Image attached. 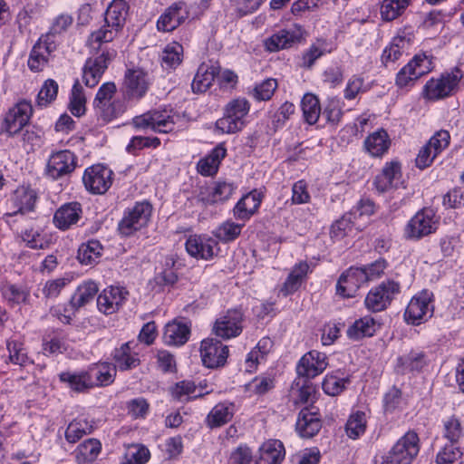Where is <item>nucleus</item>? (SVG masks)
<instances>
[{
    "instance_id": "nucleus-39",
    "label": "nucleus",
    "mask_w": 464,
    "mask_h": 464,
    "mask_svg": "<svg viewBox=\"0 0 464 464\" xmlns=\"http://www.w3.org/2000/svg\"><path fill=\"white\" fill-rule=\"evenodd\" d=\"M308 271L309 265L306 262L296 264L280 288V293L284 296H287L297 291Z\"/></svg>"
},
{
    "instance_id": "nucleus-6",
    "label": "nucleus",
    "mask_w": 464,
    "mask_h": 464,
    "mask_svg": "<svg viewBox=\"0 0 464 464\" xmlns=\"http://www.w3.org/2000/svg\"><path fill=\"white\" fill-rule=\"evenodd\" d=\"M431 70V58L425 53H417L398 72L395 83L400 88L412 85L419 78Z\"/></svg>"
},
{
    "instance_id": "nucleus-17",
    "label": "nucleus",
    "mask_w": 464,
    "mask_h": 464,
    "mask_svg": "<svg viewBox=\"0 0 464 464\" xmlns=\"http://www.w3.org/2000/svg\"><path fill=\"white\" fill-rule=\"evenodd\" d=\"M200 354L206 367L218 368L225 365L228 356V347L218 340L206 339L201 342Z\"/></svg>"
},
{
    "instance_id": "nucleus-40",
    "label": "nucleus",
    "mask_w": 464,
    "mask_h": 464,
    "mask_svg": "<svg viewBox=\"0 0 464 464\" xmlns=\"http://www.w3.org/2000/svg\"><path fill=\"white\" fill-rule=\"evenodd\" d=\"M98 286L93 281L80 285L70 299V306L73 311L79 310L92 302L98 293Z\"/></svg>"
},
{
    "instance_id": "nucleus-31",
    "label": "nucleus",
    "mask_w": 464,
    "mask_h": 464,
    "mask_svg": "<svg viewBox=\"0 0 464 464\" xmlns=\"http://www.w3.org/2000/svg\"><path fill=\"white\" fill-rule=\"evenodd\" d=\"M285 458L284 445L280 440H270L259 448V456L255 464H280Z\"/></svg>"
},
{
    "instance_id": "nucleus-54",
    "label": "nucleus",
    "mask_w": 464,
    "mask_h": 464,
    "mask_svg": "<svg viewBox=\"0 0 464 464\" xmlns=\"http://www.w3.org/2000/svg\"><path fill=\"white\" fill-rule=\"evenodd\" d=\"M175 260L172 257H167L165 267L155 277V283L160 286H172L178 281V275L174 269Z\"/></svg>"
},
{
    "instance_id": "nucleus-64",
    "label": "nucleus",
    "mask_w": 464,
    "mask_h": 464,
    "mask_svg": "<svg viewBox=\"0 0 464 464\" xmlns=\"http://www.w3.org/2000/svg\"><path fill=\"white\" fill-rule=\"evenodd\" d=\"M7 349L9 351V359L13 363L20 366H26L27 364L33 363L27 356V353L24 352L22 343L14 341L8 342Z\"/></svg>"
},
{
    "instance_id": "nucleus-48",
    "label": "nucleus",
    "mask_w": 464,
    "mask_h": 464,
    "mask_svg": "<svg viewBox=\"0 0 464 464\" xmlns=\"http://www.w3.org/2000/svg\"><path fill=\"white\" fill-rule=\"evenodd\" d=\"M2 295L12 306L27 304L30 298V291L27 287L14 284L5 285L2 287Z\"/></svg>"
},
{
    "instance_id": "nucleus-38",
    "label": "nucleus",
    "mask_w": 464,
    "mask_h": 464,
    "mask_svg": "<svg viewBox=\"0 0 464 464\" xmlns=\"http://www.w3.org/2000/svg\"><path fill=\"white\" fill-rule=\"evenodd\" d=\"M37 193L30 187H19L15 189L12 201L17 210L14 213L25 214L34 210Z\"/></svg>"
},
{
    "instance_id": "nucleus-55",
    "label": "nucleus",
    "mask_w": 464,
    "mask_h": 464,
    "mask_svg": "<svg viewBox=\"0 0 464 464\" xmlns=\"http://www.w3.org/2000/svg\"><path fill=\"white\" fill-rule=\"evenodd\" d=\"M86 98L83 93V89L76 81L72 86L70 97V111L72 115L80 117L85 112Z\"/></svg>"
},
{
    "instance_id": "nucleus-22",
    "label": "nucleus",
    "mask_w": 464,
    "mask_h": 464,
    "mask_svg": "<svg viewBox=\"0 0 464 464\" xmlns=\"http://www.w3.org/2000/svg\"><path fill=\"white\" fill-rule=\"evenodd\" d=\"M150 81L149 74L142 69H128L124 76V86L129 98L140 99L149 90Z\"/></svg>"
},
{
    "instance_id": "nucleus-50",
    "label": "nucleus",
    "mask_w": 464,
    "mask_h": 464,
    "mask_svg": "<svg viewBox=\"0 0 464 464\" xmlns=\"http://www.w3.org/2000/svg\"><path fill=\"white\" fill-rule=\"evenodd\" d=\"M301 107L305 122L310 125L315 124L322 111L318 98L314 94L306 93L301 101Z\"/></svg>"
},
{
    "instance_id": "nucleus-63",
    "label": "nucleus",
    "mask_w": 464,
    "mask_h": 464,
    "mask_svg": "<svg viewBox=\"0 0 464 464\" xmlns=\"http://www.w3.org/2000/svg\"><path fill=\"white\" fill-rule=\"evenodd\" d=\"M462 452L454 444L446 445L437 455V464H460Z\"/></svg>"
},
{
    "instance_id": "nucleus-42",
    "label": "nucleus",
    "mask_w": 464,
    "mask_h": 464,
    "mask_svg": "<svg viewBox=\"0 0 464 464\" xmlns=\"http://www.w3.org/2000/svg\"><path fill=\"white\" fill-rule=\"evenodd\" d=\"M62 382L67 384V387L76 392H86L92 389L91 380L87 371L76 372H63L59 374Z\"/></svg>"
},
{
    "instance_id": "nucleus-1",
    "label": "nucleus",
    "mask_w": 464,
    "mask_h": 464,
    "mask_svg": "<svg viewBox=\"0 0 464 464\" xmlns=\"http://www.w3.org/2000/svg\"><path fill=\"white\" fill-rule=\"evenodd\" d=\"M128 8L126 1L113 0L105 12V24L91 34L88 45L98 50L102 44L111 42L125 24Z\"/></svg>"
},
{
    "instance_id": "nucleus-44",
    "label": "nucleus",
    "mask_w": 464,
    "mask_h": 464,
    "mask_svg": "<svg viewBox=\"0 0 464 464\" xmlns=\"http://www.w3.org/2000/svg\"><path fill=\"white\" fill-rule=\"evenodd\" d=\"M411 45L410 39L405 36L398 35L394 37L388 47L383 50L382 61L383 63H394L398 61L402 54L407 53Z\"/></svg>"
},
{
    "instance_id": "nucleus-52",
    "label": "nucleus",
    "mask_w": 464,
    "mask_h": 464,
    "mask_svg": "<svg viewBox=\"0 0 464 464\" xmlns=\"http://www.w3.org/2000/svg\"><path fill=\"white\" fill-rule=\"evenodd\" d=\"M183 47L174 42L168 44L162 52L161 65L165 69L176 68L182 61Z\"/></svg>"
},
{
    "instance_id": "nucleus-8",
    "label": "nucleus",
    "mask_w": 464,
    "mask_h": 464,
    "mask_svg": "<svg viewBox=\"0 0 464 464\" xmlns=\"http://www.w3.org/2000/svg\"><path fill=\"white\" fill-rule=\"evenodd\" d=\"M438 227V218L431 208H422L407 223L405 236L409 239L418 240L434 233Z\"/></svg>"
},
{
    "instance_id": "nucleus-20",
    "label": "nucleus",
    "mask_w": 464,
    "mask_h": 464,
    "mask_svg": "<svg viewBox=\"0 0 464 464\" xmlns=\"http://www.w3.org/2000/svg\"><path fill=\"white\" fill-rule=\"evenodd\" d=\"M188 9L185 2L179 1L169 5L160 16L157 28L163 32H171L188 18Z\"/></svg>"
},
{
    "instance_id": "nucleus-51",
    "label": "nucleus",
    "mask_w": 464,
    "mask_h": 464,
    "mask_svg": "<svg viewBox=\"0 0 464 464\" xmlns=\"http://www.w3.org/2000/svg\"><path fill=\"white\" fill-rule=\"evenodd\" d=\"M411 0H383L381 5L382 20L390 22L401 15L409 6Z\"/></svg>"
},
{
    "instance_id": "nucleus-15",
    "label": "nucleus",
    "mask_w": 464,
    "mask_h": 464,
    "mask_svg": "<svg viewBox=\"0 0 464 464\" xmlns=\"http://www.w3.org/2000/svg\"><path fill=\"white\" fill-rule=\"evenodd\" d=\"M33 107L29 102H19L6 113L3 128L9 136L18 133L29 121Z\"/></svg>"
},
{
    "instance_id": "nucleus-4",
    "label": "nucleus",
    "mask_w": 464,
    "mask_h": 464,
    "mask_svg": "<svg viewBox=\"0 0 464 464\" xmlns=\"http://www.w3.org/2000/svg\"><path fill=\"white\" fill-rule=\"evenodd\" d=\"M116 90L114 82H105L99 88L94 98L93 106L104 121H111L125 111V104L122 101L112 100Z\"/></svg>"
},
{
    "instance_id": "nucleus-49",
    "label": "nucleus",
    "mask_w": 464,
    "mask_h": 464,
    "mask_svg": "<svg viewBox=\"0 0 464 464\" xmlns=\"http://www.w3.org/2000/svg\"><path fill=\"white\" fill-rule=\"evenodd\" d=\"M102 250L103 247L98 240H90L80 246L77 258L82 265H92L100 258Z\"/></svg>"
},
{
    "instance_id": "nucleus-58",
    "label": "nucleus",
    "mask_w": 464,
    "mask_h": 464,
    "mask_svg": "<svg viewBox=\"0 0 464 464\" xmlns=\"http://www.w3.org/2000/svg\"><path fill=\"white\" fill-rule=\"evenodd\" d=\"M321 114L325 118L328 123L336 126L341 121L343 112L338 100L329 99L321 111Z\"/></svg>"
},
{
    "instance_id": "nucleus-21",
    "label": "nucleus",
    "mask_w": 464,
    "mask_h": 464,
    "mask_svg": "<svg viewBox=\"0 0 464 464\" xmlns=\"http://www.w3.org/2000/svg\"><path fill=\"white\" fill-rule=\"evenodd\" d=\"M327 356L324 353L316 350L305 353L299 361L296 366V372L299 376L305 378H314L321 374L327 367Z\"/></svg>"
},
{
    "instance_id": "nucleus-9",
    "label": "nucleus",
    "mask_w": 464,
    "mask_h": 464,
    "mask_svg": "<svg viewBox=\"0 0 464 464\" xmlns=\"http://www.w3.org/2000/svg\"><path fill=\"white\" fill-rule=\"evenodd\" d=\"M462 76V72L455 68L450 72L441 74L438 79H430L425 84L426 97L430 100H439L450 96L458 88Z\"/></svg>"
},
{
    "instance_id": "nucleus-5",
    "label": "nucleus",
    "mask_w": 464,
    "mask_h": 464,
    "mask_svg": "<svg viewBox=\"0 0 464 464\" xmlns=\"http://www.w3.org/2000/svg\"><path fill=\"white\" fill-rule=\"evenodd\" d=\"M179 119V114L172 110L152 111L134 117L132 124L136 129L169 133L174 130Z\"/></svg>"
},
{
    "instance_id": "nucleus-57",
    "label": "nucleus",
    "mask_w": 464,
    "mask_h": 464,
    "mask_svg": "<svg viewBox=\"0 0 464 464\" xmlns=\"http://www.w3.org/2000/svg\"><path fill=\"white\" fill-rule=\"evenodd\" d=\"M242 227L243 225L227 220L217 228L215 236L223 242H231L238 237Z\"/></svg>"
},
{
    "instance_id": "nucleus-45",
    "label": "nucleus",
    "mask_w": 464,
    "mask_h": 464,
    "mask_svg": "<svg viewBox=\"0 0 464 464\" xmlns=\"http://www.w3.org/2000/svg\"><path fill=\"white\" fill-rule=\"evenodd\" d=\"M376 331V323L371 316H364L356 320L348 329L347 336L353 340H360L372 336Z\"/></svg>"
},
{
    "instance_id": "nucleus-37",
    "label": "nucleus",
    "mask_w": 464,
    "mask_h": 464,
    "mask_svg": "<svg viewBox=\"0 0 464 464\" xmlns=\"http://www.w3.org/2000/svg\"><path fill=\"white\" fill-rule=\"evenodd\" d=\"M333 45L326 39H316L303 53L301 66L311 69L317 59L333 51Z\"/></svg>"
},
{
    "instance_id": "nucleus-19",
    "label": "nucleus",
    "mask_w": 464,
    "mask_h": 464,
    "mask_svg": "<svg viewBox=\"0 0 464 464\" xmlns=\"http://www.w3.org/2000/svg\"><path fill=\"white\" fill-rule=\"evenodd\" d=\"M129 292L124 287L109 286L97 297V307L104 314H112L123 304Z\"/></svg>"
},
{
    "instance_id": "nucleus-28",
    "label": "nucleus",
    "mask_w": 464,
    "mask_h": 464,
    "mask_svg": "<svg viewBox=\"0 0 464 464\" xmlns=\"http://www.w3.org/2000/svg\"><path fill=\"white\" fill-rule=\"evenodd\" d=\"M87 373L92 382V387H106L113 383L117 374L115 367L111 362H99L90 365Z\"/></svg>"
},
{
    "instance_id": "nucleus-11",
    "label": "nucleus",
    "mask_w": 464,
    "mask_h": 464,
    "mask_svg": "<svg viewBox=\"0 0 464 464\" xmlns=\"http://www.w3.org/2000/svg\"><path fill=\"white\" fill-rule=\"evenodd\" d=\"M400 292L399 283L388 280L372 288L365 298L366 307L372 312L384 310Z\"/></svg>"
},
{
    "instance_id": "nucleus-29",
    "label": "nucleus",
    "mask_w": 464,
    "mask_h": 464,
    "mask_svg": "<svg viewBox=\"0 0 464 464\" xmlns=\"http://www.w3.org/2000/svg\"><path fill=\"white\" fill-rule=\"evenodd\" d=\"M219 72L220 66L218 64L201 63L191 83L193 92L202 93L207 92Z\"/></svg>"
},
{
    "instance_id": "nucleus-2",
    "label": "nucleus",
    "mask_w": 464,
    "mask_h": 464,
    "mask_svg": "<svg viewBox=\"0 0 464 464\" xmlns=\"http://www.w3.org/2000/svg\"><path fill=\"white\" fill-rule=\"evenodd\" d=\"M420 451V439L413 430L406 432L384 455L375 457L374 464H411Z\"/></svg>"
},
{
    "instance_id": "nucleus-18",
    "label": "nucleus",
    "mask_w": 464,
    "mask_h": 464,
    "mask_svg": "<svg viewBox=\"0 0 464 464\" xmlns=\"http://www.w3.org/2000/svg\"><path fill=\"white\" fill-rule=\"evenodd\" d=\"M366 282L367 276L362 268L350 267L339 277L336 294L343 298L354 297L361 285Z\"/></svg>"
},
{
    "instance_id": "nucleus-32",
    "label": "nucleus",
    "mask_w": 464,
    "mask_h": 464,
    "mask_svg": "<svg viewBox=\"0 0 464 464\" xmlns=\"http://www.w3.org/2000/svg\"><path fill=\"white\" fill-rule=\"evenodd\" d=\"M102 451V443L97 439H87L73 451L76 464H93Z\"/></svg>"
},
{
    "instance_id": "nucleus-10",
    "label": "nucleus",
    "mask_w": 464,
    "mask_h": 464,
    "mask_svg": "<svg viewBox=\"0 0 464 464\" xmlns=\"http://www.w3.org/2000/svg\"><path fill=\"white\" fill-rule=\"evenodd\" d=\"M433 294L429 290H422L414 295L410 301L404 317L407 323L414 325L426 321L433 314V304H431Z\"/></svg>"
},
{
    "instance_id": "nucleus-14",
    "label": "nucleus",
    "mask_w": 464,
    "mask_h": 464,
    "mask_svg": "<svg viewBox=\"0 0 464 464\" xmlns=\"http://www.w3.org/2000/svg\"><path fill=\"white\" fill-rule=\"evenodd\" d=\"M76 164V156L73 152L68 150H59L50 156L46 174L53 179H58L72 173Z\"/></svg>"
},
{
    "instance_id": "nucleus-34",
    "label": "nucleus",
    "mask_w": 464,
    "mask_h": 464,
    "mask_svg": "<svg viewBox=\"0 0 464 464\" xmlns=\"http://www.w3.org/2000/svg\"><path fill=\"white\" fill-rule=\"evenodd\" d=\"M189 334V326L186 323L175 320L165 325L163 340L168 345L179 346L188 342Z\"/></svg>"
},
{
    "instance_id": "nucleus-3",
    "label": "nucleus",
    "mask_w": 464,
    "mask_h": 464,
    "mask_svg": "<svg viewBox=\"0 0 464 464\" xmlns=\"http://www.w3.org/2000/svg\"><path fill=\"white\" fill-rule=\"evenodd\" d=\"M250 111V102L243 97L229 101L223 109V116L216 121V129L222 133L233 134L246 125V117Z\"/></svg>"
},
{
    "instance_id": "nucleus-25",
    "label": "nucleus",
    "mask_w": 464,
    "mask_h": 464,
    "mask_svg": "<svg viewBox=\"0 0 464 464\" xmlns=\"http://www.w3.org/2000/svg\"><path fill=\"white\" fill-rule=\"evenodd\" d=\"M131 344L132 342H127L113 350L111 357L114 363L112 365L116 371H130L140 365L139 354L133 351Z\"/></svg>"
},
{
    "instance_id": "nucleus-62",
    "label": "nucleus",
    "mask_w": 464,
    "mask_h": 464,
    "mask_svg": "<svg viewBox=\"0 0 464 464\" xmlns=\"http://www.w3.org/2000/svg\"><path fill=\"white\" fill-rule=\"evenodd\" d=\"M349 382L350 380L348 378H339L335 375H326L322 383V387L326 394L336 396L345 389V385Z\"/></svg>"
},
{
    "instance_id": "nucleus-23",
    "label": "nucleus",
    "mask_w": 464,
    "mask_h": 464,
    "mask_svg": "<svg viewBox=\"0 0 464 464\" xmlns=\"http://www.w3.org/2000/svg\"><path fill=\"white\" fill-rule=\"evenodd\" d=\"M185 246L189 256L198 259L208 260L215 256L218 242L207 236L192 235L188 237Z\"/></svg>"
},
{
    "instance_id": "nucleus-60",
    "label": "nucleus",
    "mask_w": 464,
    "mask_h": 464,
    "mask_svg": "<svg viewBox=\"0 0 464 464\" xmlns=\"http://www.w3.org/2000/svg\"><path fill=\"white\" fill-rule=\"evenodd\" d=\"M462 434L461 423L458 418L451 416L444 421L443 437L448 440L450 444L457 443Z\"/></svg>"
},
{
    "instance_id": "nucleus-13",
    "label": "nucleus",
    "mask_w": 464,
    "mask_h": 464,
    "mask_svg": "<svg viewBox=\"0 0 464 464\" xmlns=\"http://www.w3.org/2000/svg\"><path fill=\"white\" fill-rule=\"evenodd\" d=\"M242 322L243 313L240 309L228 310L216 320L213 333L222 339L237 337L242 332Z\"/></svg>"
},
{
    "instance_id": "nucleus-59",
    "label": "nucleus",
    "mask_w": 464,
    "mask_h": 464,
    "mask_svg": "<svg viewBox=\"0 0 464 464\" xmlns=\"http://www.w3.org/2000/svg\"><path fill=\"white\" fill-rule=\"evenodd\" d=\"M128 464H145L150 458V450L140 444L130 445L125 454Z\"/></svg>"
},
{
    "instance_id": "nucleus-53",
    "label": "nucleus",
    "mask_w": 464,
    "mask_h": 464,
    "mask_svg": "<svg viewBox=\"0 0 464 464\" xmlns=\"http://www.w3.org/2000/svg\"><path fill=\"white\" fill-rule=\"evenodd\" d=\"M366 418L362 411L352 414L345 425V431L350 439L356 440L365 432Z\"/></svg>"
},
{
    "instance_id": "nucleus-26",
    "label": "nucleus",
    "mask_w": 464,
    "mask_h": 464,
    "mask_svg": "<svg viewBox=\"0 0 464 464\" xmlns=\"http://www.w3.org/2000/svg\"><path fill=\"white\" fill-rule=\"evenodd\" d=\"M322 428V421L317 411H312L308 408L300 411L295 424V430L302 438H312Z\"/></svg>"
},
{
    "instance_id": "nucleus-61",
    "label": "nucleus",
    "mask_w": 464,
    "mask_h": 464,
    "mask_svg": "<svg viewBox=\"0 0 464 464\" xmlns=\"http://www.w3.org/2000/svg\"><path fill=\"white\" fill-rule=\"evenodd\" d=\"M277 86L276 79H266L254 88L253 96L257 101H268L274 95Z\"/></svg>"
},
{
    "instance_id": "nucleus-46",
    "label": "nucleus",
    "mask_w": 464,
    "mask_h": 464,
    "mask_svg": "<svg viewBox=\"0 0 464 464\" xmlns=\"http://www.w3.org/2000/svg\"><path fill=\"white\" fill-rule=\"evenodd\" d=\"M234 189L235 188L231 183L217 182L215 186L209 189L208 195L201 192L200 200L206 205L223 202L231 197Z\"/></svg>"
},
{
    "instance_id": "nucleus-30",
    "label": "nucleus",
    "mask_w": 464,
    "mask_h": 464,
    "mask_svg": "<svg viewBox=\"0 0 464 464\" xmlns=\"http://www.w3.org/2000/svg\"><path fill=\"white\" fill-rule=\"evenodd\" d=\"M262 198V193L256 189L243 196L233 209L236 218L242 220L249 219L260 207Z\"/></svg>"
},
{
    "instance_id": "nucleus-27",
    "label": "nucleus",
    "mask_w": 464,
    "mask_h": 464,
    "mask_svg": "<svg viewBox=\"0 0 464 464\" xmlns=\"http://www.w3.org/2000/svg\"><path fill=\"white\" fill-rule=\"evenodd\" d=\"M82 213V209L80 203H66L55 211L53 221L57 228L67 230L79 221Z\"/></svg>"
},
{
    "instance_id": "nucleus-12",
    "label": "nucleus",
    "mask_w": 464,
    "mask_h": 464,
    "mask_svg": "<svg viewBox=\"0 0 464 464\" xmlns=\"http://www.w3.org/2000/svg\"><path fill=\"white\" fill-rule=\"evenodd\" d=\"M112 171L102 165H93L85 169L82 181L86 189L93 194H103L111 186Z\"/></svg>"
},
{
    "instance_id": "nucleus-16",
    "label": "nucleus",
    "mask_w": 464,
    "mask_h": 464,
    "mask_svg": "<svg viewBox=\"0 0 464 464\" xmlns=\"http://www.w3.org/2000/svg\"><path fill=\"white\" fill-rule=\"evenodd\" d=\"M113 51H102V53L94 57L89 58L83 67L82 79L86 86L94 87L98 84L101 77L108 67L109 63L114 57Z\"/></svg>"
},
{
    "instance_id": "nucleus-47",
    "label": "nucleus",
    "mask_w": 464,
    "mask_h": 464,
    "mask_svg": "<svg viewBox=\"0 0 464 464\" xmlns=\"http://www.w3.org/2000/svg\"><path fill=\"white\" fill-rule=\"evenodd\" d=\"M93 425L86 419L73 420L65 430V439L69 443H75L83 436L93 431Z\"/></svg>"
},
{
    "instance_id": "nucleus-33",
    "label": "nucleus",
    "mask_w": 464,
    "mask_h": 464,
    "mask_svg": "<svg viewBox=\"0 0 464 464\" xmlns=\"http://www.w3.org/2000/svg\"><path fill=\"white\" fill-rule=\"evenodd\" d=\"M226 155L227 149L225 145L223 143L217 145L208 155L198 162V171L203 176L215 175Z\"/></svg>"
},
{
    "instance_id": "nucleus-43",
    "label": "nucleus",
    "mask_w": 464,
    "mask_h": 464,
    "mask_svg": "<svg viewBox=\"0 0 464 464\" xmlns=\"http://www.w3.org/2000/svg\"><path fill=\"white\" fill-rule=\"evenodd\" d=\"M298 41L299 36L295 32L283 29L267 38L265 45L269 52H276L289 48Z\"/></svg>"
},
{
    "instance_id": "nucleus-35",
    "label": "nucleus",
    "mask_w": 464,
    "mask_h": 464,
    "mask_svg": "<svg viewBox=\"0 0 464 464\" xmlns=\"http://www.w3.org/2000/svg\"><path fill=\"white\" fill-rule=\"evenodd\" d=\"M234 416V404L224 401L213 407L206 418V423L210 429L221 427L229 422Z\"/></svg>"
},
{
    "instance_id": "nucleus-24",
    "label": "nucleus",
    "mask_w": 464,
    "mask_h": 464,
    "mask_svg": "<svg viewBox=\"0 0 464 464\" xmlns=\"http://www.w3.org/2000/svg\"><path fill=\"white\" fill-rule=\"evenodd\" d=\"M401 179V167L399 161L386 162L374 179V186L379 193H384L397 188Z\"/></svg>"
},
{
    "instance_id": "nucleus-36",
    "label": "nucleus",
    "mask_w": 464,
    "mask_h": 464,
    "mask_svg": "<svg viewBox=\"0 0 464 464\" xmlns=\"http://www.w3.org/2000/svg\"><path fill=\"white\" fill-rule=\"evenodd\" d=\"M391 145V140L386 130H378L370 134L364 140V147L372 157H382L387 152Z\"/></svg>"
},
{
    "instance_id": "nucleus-56",
    "label": "nucleus",
    "mask_w": 464,
    "mask_h": 464,
    "mask_svg": "<svg viewBox=\"0 0 464 464\" xmlns=\"http://www.w3.org/2000/svg\"><path fill=\"white\" fill-rule=\"evenodd\" d=\"M58 83L53 80H46L38 92L36 104L40 107H46L56 99Z\"/></svg>"
},
{
    "instance_id": "nucleus-7",
    "label": "nucleus",
    "mask_w": 464,
    "mask_h": 464,
    "mask_svg": "<svg viewBox=\"0 0 464 464\" xmlns=\"http://www.w3.org/2000/svg\"><path fill=\"white\" fill-rule=\"evenodd\" d=\"M151 215V206L148 202H138L133 208L125 211L119 222L118 230L121 235L130 237L145 227Z\"/></svg>"
},
{
    "instance_id": "nucleus-41",
    "label": "nucleus",
    "mask_w": 464,
    "mask_h": 464,
    "mask_svg": "<svg viewBox=\"0 0 464 464\" xmlns=\"http://www.w3.org/2000/svg\"><path fill=\"white\" fill-rule=\"evenodd\" d=\"M426 355L423 352L411 351L408 354L397 359L396 372L405 374L410 372L420 371L426 365Z\"/></svg>"
}]
</instances>
